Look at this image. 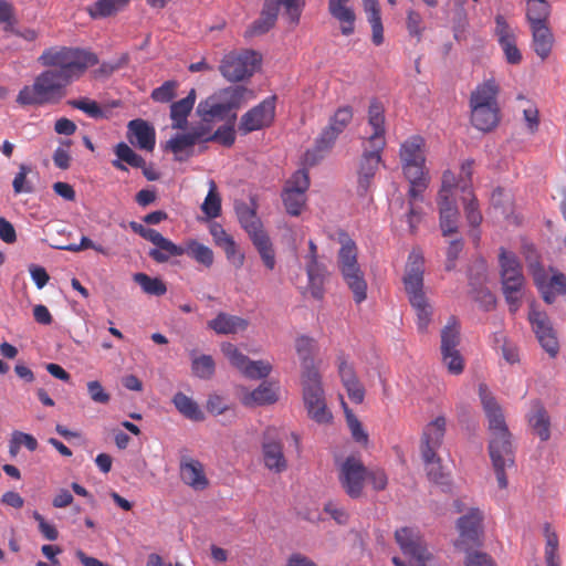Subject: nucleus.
<instances>
[{
	"label": "nucleus",
	"instance_id": "nucleus-54",
	"mask_svg": "<svg viewBox=\"0 0 566 566\" xmlns=\"http://www.w3.org/2000/svg\"><path fill=\"white\" fill-rule=\"evenodd\" d=\"M272 365L268 360H251L248 358L247 365L242 368L241 373L251 379L265 378L272 371Z\"/></svg>",
	"mask_w": 566,
	"mask_h": 566
},
{
	"label": "nucleus",
	"instance_id": "nucleus-18",
	"mask_svg": "<svg viewBox=\"0 0 566 566\" xmlns=\"http://www.w3.org/2000/svg\"><path fill=\"white\" fill-rule=\"evenodd\" d=\"M127 137L133 145L140 149L153 151L155 148V129L144 119L137 118L128 123Z\"/></svg>",
	"mask_w": 566,
	"mask_h": 566
},
{
	"label": "nucleus",
	"instance_id": "nucleus-49",
	"mask_svg": "<svg viewBox=\"0 0 566 566\" xmlns=\"http://www.w3.org/2000/svg\"><path fill=\"white\" fill-rule=\"evenodd\" d=\"M463 192L467 195L463 197V205H464V211L468 222L473 226L478 227L482 222V214L479 210V203L473 195L470 187L467 186L464 182L462 187Z\"/></svg>",
	"mask_w": 566,
	"mask_h": 566
},
{
	"label": "nucleus",
	"instance_id": "nucleus-10",
	"mask_svg": "<svg viewBox=\"0 0 566 566\" xmlns=\"http://www.w3.org/2000/svg\"><path fill=\"white\" fill-rule=\"evenodd\" d=\"M405 177L428 174L424 170V139L421 136H411L405 140L399 150Z\"/></svg>",
	"mask_w": 566,
	"mask_h": 566
},
{
	"label": "nucleus",
	"instance_id": "nucleus-59",
	"mask_svg": "<svg viewBox=\"0 0 566 566\" xmlns=\"http://www.w3.org/2000/svg\"><path fill=\"white\" fill-rule=\"evenodd\" d=\"M545 562L546 566H559L558 536L555 532H549L548 527H546Z\"/></svg>",
	"mask_w": 566,
	"mask_h": 566
},
{
	"label": "nucleus",
	"instance_id": "nucleus-50",
	"mask_svg": "<svg viewBox=\"0 0 566 566\" xmlns=\"http://www.w3.org/2000/svg\"><path fill=\"white\" fill-rule=\"evenodd\" d=\"M272 6L276 8L279 14L280 7L284 8V14L287 17L289 22L296 25L300 22V18L305 6L304 0H270Z\"/></svg>",
	"mask_w": 566,
	"mask_h": 566
},
{
	"label": "nucleus",
	"instance_id": "nucleus-19",
	"mask_svg": "<svg viewBox=\"0 0 566 566\" xmlns=\"http://www.w3.org/2000/svg\"><path fill=\"white\" fill-rule=\"evenodd\" d=\"M440 228L446 237L458 231L459 210L454 198H446V190L438 192Z\"/></svg>",
	"mask_w": 566,
	"mask_h": 566
},
{
	"label": "nucleus",
	"instance_id": "nucleus-41",
	"mask_svg": "<svg viewBox=\"0 0 566 566\" xmlns=\"http://www.w3.org/2000/svg\"><path fill=\"white\" fill-rule=\"evenodd\" d=\"M237 213L241 227L248 232L250 239L255 238L259 233L265 232L254 209L243 205L237 208Z\"/></svg>",
	"mask_w": 566,
	"mask_h": 566
},
{
	"label": "nucleus",
	"instance_id": "nucleus-43",
	"mask_svg": "<svg viewBox=\"0 0 566 566\" xmlns=\"http://www.w3.org/2000/svg\"><path fill=\"white\" fill-rule=\"evenodd\" d=\"M130 0H97L93 6L87 8L91 18H106L128 4Z\"/></svg>",
	"mask_w": 566,
	"mask_h": 566
},
{
	"label": "nucleus",
	"instance_id": "nucleus-42",
	"mask_svg": "<svg viewBox=\"0 0 566 566\" xmlns=\"http://www.w3.org/2000/svg\"><path fill=\"white\" fill-rule=\"evenodd\" d=\"M184 254H187L189 258L206 268H210L213 264V251L197 240H189L186 242L184 247Z\"/></svg>",
	"mask_w": 566,
	"mask_h": 566
},
{
	"label": "nucleus",
	"instance_id": "nucleus-46",
	"mask_svg": "<svg viewBox=\"0 0 566 566\" xmlns=\"http://www.w3.org/2000/svg\"><path fill=\"white\" fill-rule=\"evenodd\" d=\"M460 344V326L454 317H451L441 331V352L458 350Z\"/></svg>",
	"mask_w": 566,
	"mask_h": 566
},
{
	"label": "nucleus",
	"instance_id": "nucleus-56",
	"mask_svg": "<svg viewBox=\"0 0 566 566\" xmlns=\"http://www.w3.org/2000/svg\"><path fill=\"white\" fill-rule=\"evenodd\" d=\"M237 118V114H231V123L224 126L219 127L207 140L217 142L222 146L230 147L234 144L235 140V130H234V120Z\"/></svg>",
	"mask_w": 566,
	"mask_h": 566
},
{
	"label": "nucleus",
	"instance_id": "nucleus-62",
	"mask_svg": "<svg viewBox=\"0 0 566 566\" xmlns=\"http://www.w3.org/2000/svg\"><path fill=\"white\" fill-rule=\"evenodd\" d=\"M223 355L229 359L232 366L238 368L240 371L248 363V356L241 353L238 347L232 343H223L221 345Z\"/></svg>",
	"mask_w": 566,
	"mask_h": 566
},
{
	"label": "nucleus",
	"instance_id": "nucleus-47",
	"mask_svg": "<svg viewBox=\"0 0 566 566\" xmlns=\"http://www.w3.org/2000/svg\"><path fill=\"white\" fill-rule=\"evenodd\" d=\"M201 210L209 219H214L221 213V197L213 180L209 181V191L201 205Z\"/></svg>",
	"mask_w": 566,
	"mask_h": 566
},
{
	"label": "nucleus",
	"instance_id": "nucleus-30",
	"mask_svg": "<svg viewBox=\"0 0 566 566\" xmlns=\"http://www.w3.org/2000/svg\"><path fill=\"white\" fill-rule=\"evenodd\" d=\"M245 407L271 405L277 401V392L270 382H262L252 391L245 392L241 398Z\"/></svg>",
	"mask_w": 566,
	"mask_h": 566
},
{
	"label": "nucleus",
	"instance_id": "nucleus-11",
	"mask_svg": "<svg viewBox=\"0 0 566 566\" xmlns=\"http://www.w3.org/2000/svg\"><path fill=\"white\" fill-rule=\"evenodd\" d=\"M528 321L543 349L551 357H555L558 354L559 345L547 314L532 305Z\"/></svg>",
	"mask_w": 566,
	"mask_h": 566
},
{
	"label": "nucleus",
	"instance_id": "nucleus-57",
	"mask_svg": "<svg viewBox=\"0 0 566 566\" xmlns=\"http://www.w3.org/2000/svg\"><path fill=\"white\" fill-rule=\"evenodd\" d=\"M530 423L542 441H546L551 437L549 418L543 408H538L530 418Z\"/></svg>",
	"mask_w": 566,
	"mask_h": 566
},
{
	"label": "nucleus",
	"instance_id": "nucleus-5",
	"mask_svg": "<svg viewBox=\"0 0 566 566\" xmlns=\"http://www.w3.org/2000/svg\"><path fill=\"white\" fill-rule=\"evenodd\" d=\"M262 55L252 49L233 50L223 55L219 72L231 83L249 80L260 69Z\"/></svg>",
	"mask_w": 566,
	"mask_h": 566
},
{
	"label": "nucleus",
	"instance_id": "nucleus-28",
	"mask_svg": "<svg viewBox=\"0 0 566 566\" xmlns=\"http://www.w3.org/2000/svg\"><path fill=\"white\" fill-rule=\"evenodd\" d=\"M197 113L205 122H210L214 118L224 119L231 112L216 92L198 104Z\"/></svg>",
	"mask_w": 566,
	"mask_h": 566
},
{
	"label": "nucleus",
	"instance_id": "nucleus-39",
	"mask_svg": "<svg viewBox=\"0 0 566 566\" xmlns=\"http://www.w3.org/2000/svg\"><path fill=\"white\" fill-rule=\"evenodd\" d=\"M171 401L178 412L185 418L191 421H202L205 419V415L199 405L184 392H176Z\"/></svg>",
	"mask_w": 566,
	"mask_h": 566
},
{
	"label": "nucleus",
	"instance_id": "nucleus-1",
	"mask_svg": "<svg viewBox=\"0 0 566 566\" xmlns=\"http://www.w3.org/2000/svg\"><path fill=\"white\" fill-rule=\"evenodd\" d=\"M45 67L31 85L23 86L17 103L21 106H43L59 103L66 95V87L83 76L88 67L98 63L97 55L72 46H50L38 57Z\"/></svg>",
	"mask_w": 566,
	"mask_h": 566
},
{
	"label": "nucleus",
	"instance_id": "nucleus-23",
	"mask_svg": "<svg viewBox=\"0 0 566 566\" xmlns=\"http://www.w3.org/2000/svg\"><path fill=\"white\" fill-rule=\"evenodd\" d=\"M338 136L339 134L327 125L316 138L314 147L304 154L305 165L315 166L332 149Z\"/></svg>",
	"mask_w": 566,
	"mask_h": 566
},
{
	"label": "nucleus",
	"instance_id": "nucleus-26",
	"mask_svg": "<svg viewBox=\"0 0 566 566\" xmlns=\"http://www.w3.org/2000/svg\"><path fill=\"white\" fill-rule=\"evenodd\" d=\"M217 93L230 112L239 109L241 106L255 98L254 91L242 85L228 86L219 90Z\"/></svg>",
	"mask_w": 566,
	"mask_h": 566
},
{
	"label": "nucleus",
	"instance_id": "nucleus-3",
	"mask_svg": "<svg viewBox=\"0 0 566 566\" xmlns=\"http://www.w3.org/2000/svg\"><path fill=\"white\" fill-rule=\"evenodd\" d=\"M424 258L420 250H412L402 277L408 301L416 312L417 327L421 333L427 332L431 322L433 308L423 291Z\"/></svg>",
	"mask_w": 566,
	"mask_h": 566
},
{
	"label": "nucleus",
	"instance_id": "nucleus-22",
	"mask_svg": "<svg viewBox=\"0 0 566 566\" xmlns=\"http://www.w3.org/2000/svg\"><path fill=\"white\" fill-rule=\"evenodd\" d=\"M180 476L187 485L195 490H205L209 484L202 463L192 458L181 459Z\"/></svg>",
	"mask_w": 566,
	"mask_h": 566
},
{
	"label": "nucleus",
	"instance_id": "nucleus-32",
	"mask_svg": "<svg viewBox=\"0 0 566 566\" xmlns=\"http://www.w3.org/2000/svg\"><path fill=\"white\" fill-rule=\"evenodd\" d=\"M276 19V8L272 6L270 0H266L259 19L245 31V36L251 38L266 33L274 27Z\"/></svg>",
	"mask_w": 566,
	"mask_h": 566
},
{
	"label": "nucleus",
	"instance_id": "nucleus-38",
	"mask_svg": "<svg viewBox=\"0 0 566 566\" xmlns=\"http://www.w3.org/2000/svg\"><path fill=\"white\" fill-rule=\"evenodd\" d=\"M114 151L117 156V159L113 160L112 165L116 169L127 171V167L124 165V163L134 168H144L145 159L140 155L136 154L127 144L123 142L118 143L115 146Z\"/></svg>",
	"mask_w": 566,
	"mask_h": 566
},
{
	"label": "nucleus",
	"instance_id": "nucleus-40",
	"mask_svg": "<svg viewBox=\"0 0 566 566\" xmlns=\"http://www.w3.org/2000/svg\"><path fill=\"white\" fill-rule=\"evenodd\" d=\"M526 1V20L530 27L547 24L552 7L547 0H525Z\"/></svg>",
	"mask_w": 566,
	"mask_h": 566
},
{
	"label": "nucleus",
	"instance_id": "nucleus-33",
	"mask_svg": "<svg viewBox=\"0 0 566 566\" xmlns=\"http://www.w3.org/2000/svg\"><path fill=\"white\" fill-rule=\"evenodd\" d=\"M338 241L340 243L337 260L339 271L343 272L350 270L354 266H359L357 262V247L355 242L344 231L338 233Z\"/></svg>",
	"mask_w": 566,
	"mask_h": 566
},
{
	"label": "nucleus",
	"instance_id": "nucleus-35",
	"mask_svg": "<svg viewBox=\"0 0 566 566\" xmlns=\"http://www.w3.org/2000/svg\"><path fill=\"white\" fill-rule=\"evenodd\" d=\"M348 289L353 292L357 304L367 297V282L360 266H354L350 270L340 272Z\"/></svg>",
	"mask_w": 566,
	"mask_h": 566
},
{
	"label": "nucleus",
	"instance_id": "nucleus-25",
	"mask_svg": "<svg viewBox=\"0 0 566 566\" xmlns=\"http://www.w3.org/2000/svg\"><path fill=\"white\" fill-rule=\"evenodd\" d=\"M248 326L249 322L245 318L223 312L208 322V327L220 335L237 334L245 331Z\"/></svg>",
	"mask_w": 566,
	"mask_h": 566
},
{
	"label": "nucleus",
	"instance_id": "nucleus-17",
	"mask_svg": "<svg viewBox=\"0 0 566 566\" xmlns=\"http://www.w3.org/2000/svg\"><path fill=\"white\" fill-rule=\"evenodd\" d=\"M368 124L373 128V134L365 140L368 145H375L378 149L386 146L385 138V107L381 102L374 98L368 107Z\"/></svg>",
	"mask_w": 566,
	"mask_h": 566
},
{
	"label": "nucleus",
	"instance_id": "nucleus-36",
	"mask_svg": "<svg viewBox=\"0 0 566 566\" xmlns=\"http://www.w3.org/2000/svg\"><path fill=\"white\" fill-rule=\"evenodd\" d=\"M201 136L202 134L198 132V129L176 135L168 140L167 148L174 153L176 160H182L181 154L186 153L187 156H190L192 147L198 143Z\"/></svg>",
	"mask_w": 566,
	"mask_h": 566
},
{
	"label": "nucleus",
	"instance_id": "nucleus-53",
	"mask_svg": "<svg viewBox=\"0 0 566 566\" xmlns=\"http://www.w3.org/2000/svg\"><path fill=\"white\" fill-rule=\"evenodd\" d=\"M67 104L75 109L84 112L91 118L98 119L105 117V113L99 104L88 97L70 99Z\"/></svg>",
	"mask_w": 566,
	"mask_h": 566
},
{
	"label": "nucleus",
	"instance_id": "nucleus-24",
	"mask_svg": "<svg viewBox=\"0 0 566 566\" xmlns=\"http://www.w3.org/2000/svg\"><path fill=\"white\" fill-rule=\"evenodd\" d=\"M150 242L155 248L149 250L148 255L157 263H165L172 256L184 255V247L175 244L160 232H157Z\"/></svg>",
	"mask_w": 566,
	"mask_h": 566
},
{
	"label": "nucleus",
	"instance_id": "nucleus-7",
	"mask_svg": "<svg viewBox=\"0 0 566 566\" xmlns=\"http://www.w3.org/2000/svg\"><path fill=\"white\" fill-rule=\"evenodd\" d=\"M310 187V176L305 169L295 171L285 182L282 201L290 216L298 217L306 205V191Z\"/></svg>",
	"mask_w": 566,
	"mask_h": 566
},
{
	"label": "nucleus",
	"instance_id": "nucleus-55",
	"mask_svg": "<svg viewBox=\"0 0 566 566\" xmlns=\"http://www.w3.org/2000/svg\"><path fill=\"white\" fill-rule=\"evenodd\" d=\"M191 369L196 377L209 379L214 374V360L210 355L192 357Z\"/></svg>",
	"mask_w": 566,
	"mask_h": 566
},
{
	"label": "nucleus",
	"instance_id": "nucleus-16",
	"mask_svg": "<svg viewBox=\"0 0 566 566\" xmlns=\"http://www.w3.org/2000/svg\"><path fill=\"white\" fill-rule=\"evenodd\" d=\"M482 514L479 510H471L458 520L459 539L455 543L460 549H468L479 544Z\"/></svg>",
	"mask_w": 566,
	"mask_h": 566
},
{
	"label": "nucleus",
	"instance_id": "nucleus-51",
	"mask_svg": "<svg viewBox=\"0 0 566 566\" xmlns=\"http://www.w3.org/2000/svg\"><path fill=\"white\" fill-rule=\"evenodd\" d=\"M21 446H24L29 451H35L38 449V441L32 434L22 431H13L9 442L10 455L15 457Z\"/></svg>",
	"mask_w": 566,
	"mask_h": 566
},
{
	"label": "nucleus",
	"instance_id": "nucleus-61",
	"mask_svg": "<svg viewBox=\"0 0 566 566\" xmlns=\"http://www.w3.org/2000/svg\"><path fill=\"white\" fill-rule=\"evenodd\" d=\"M423 462L426 465L427 475L430 481L437 484L447 483V475L443 472L441 459L438 457V454H434V458L431 460H423Z\"/></svg>",
	"mask_w": 566,
	"mask_h": 566
},
{
	"label": "nucleus",
	"instance_id": "nucleus-4",
	"mask_svg": "<svg viewBox=\"0 0 566 566\" xmlns=\"http://www.w3.org/2000/svg\"><path fill=\"white\" fill-rule=\"evenodd\" d=\"M302 396L308 417L318 424L329 423L333 415L327 408L322 377L317 369L302 371Z\"/></svg>",
	"mask_w": 566,
	"mask_h": 566
},
{
	"label": "nucleus",
	"instance_id": "nucleus-48",
	"mask_svg": "<svg viewBox=\"0 0 566 566\" xmlns=\"http://www.w3.org/2000/svg\"><path fill=\"white\" fill-rule=\"evenodd\" d=\"M133 279L146 294L161 296L167 292L166 284L159 277H150L145 273H136Z\"/></svg>",
	"mask_w": 566,
	"mask_h": 566
},
{
	"label": "nucleus",
	"instance_id": "nucleus-58",
	"mask_svg": "<svg viewBox=\"0 0 566 566\" xmlns=\"http://www.w3.org/2000/svg\"><path fill=\"white\" fill-rule=\"evenodd\" d=\"M352 119L353 108L350 106H342L331 117L328 126L340 135L352 122Z\"/></svg>",
	"mask_w": 566,
	"mask_h": 566
},
{
	"label": "nucleus",
	"instance_id": "nucleus-20",
	"mask_svg": "<svg viewBox=\"0 0 566 566\" xmlns=\"http://www.w3.org/2000/svg\"><path fill=\"white\" fill-rule=\"evenodd\" d=\"M352 0H328V13L339 23L343 35L355 32L356 13L350 6Z\"/></svg>",
	"mask_w": 566,
	"mask_h": 566
},
{
	"label": "nucleus",
	"instance_id": "nucleus-8",
	"mask_svg": "<svg viewBox=\"0 0 566 566\" xmlns=\"http://www.w3.org/2000/svg\"><path fill=\"white\" fill-rule=\"evenodd\" d=\"M275 103L276 96H269L245 112L238 125L239 133L248 135L252 132L270 127L275 118Z\"/></svg>",
	"mask_w": 566,
	"mask_h": 566
},
{
	"label": "nucleus",
	"instance_id": "nucleus-13",
	"mask_svg": "<svg viewBox=\"0 0 566 566\" xmlns=\"http://www.w3.org/2000/svg\"><path fill=\"white\" fill-rule=\"evenodd\" d=\"M262 454L264 465L276 473L286 470L287 461L283 453V446L279 440V431L274 427H268L263 433Z\"/></svg>",
	"mask_w": 566,
	"mask_h": 566
},
{
	"label": "nucleus",
	"instance_id": "nucleus-44",
	"mask_svg": "<svg viewBox=\"0 0 566 566\" xmlns=\"http://www.w3.org/2000/svg\"><path fill=\"white\" fill-rule=\"evenodd\" d=\"M295 349L302 364L303 370L316 369L313 365L315 340L308 336H300L295 339Z\"/></svg>",
	"mask_w": 566,
	"mask_h": 566
},
{
	"label": "nucleus",
	"instance_id": "nucleus-12",
	"mask_svg": "<svg viewBox=\"0 0 566 566\" xmlns=\"http://www.w3.org/2000/svg\"><path fill=\"white\" fill-rule=\"evenodd\" d=\"M534 283L547 304L555 302L557 295L566 294V277L557 273L551 277L539 264L531 265Z\"/></svg>",
	"mask_w": 566,
	"mask_h": 566
},
{
	"label": "nucleus",
	"instance_id": "nucleus-27",
	"mask_svg": "<svg viewBox=\"0 0 566 566\" xmlns=\"http://www.w3.org/2000/svg\"><path fill=\"white\" fill-rule=\"evenodd\" d=\"M196 102V90L191 88L185 98L174 102L170 105V118L172 128L185 129L188 124V116L191 113Z\"/></svg>",
	"mask_w": 566,
	"mask_h": 566
},
{
	"label": "nucleus",
	"instance_id": "nucleus-21",
	"mask_svg": "<svg viewBox=\"0 0 566 566\" xmlns=\"http://www.w3.org/2000/svg\"><path fill=\"white\" fill-rule=\"evenodd\" d=\"M210 234L216 245L223 250L227 259L232 262L235 268H241L244 263V254L238 251L233 238L226 232L223 227L217 222L211 223Z\"/></svg>",
	"mask_w": 566,
	"mask_h": 566
},
{
	"label": "nucleus",
	"instance_id": "nucleus-29",
	"mask_svg": "<svg viewBox=\"0 0 566 566\" xmlns=\"http://www.w3.org/2000/svg\"><path fill=\"white\" fill-rule=\"evenodd\" d=\"M499 106H484L481 104L478 107L471 108V123L481 132L492 130L499 123Z\"/></svg>",
	"mask_w": 566,
	"mask_h": 566
},
{
	"label": "nucleus",
	"instance_id": "nucleus-34",
	"mask_svg": "<svg viewBox=\"0 0 566 566\" xmlns=\"http://www.w3.org/2000/svg\"><path fill=\"white\" fill-rule=\"evenodd\" d=\"M308 286L313 297L321 300L324 295V282L327 274L326 268L318 260L306 261Z\"/></svg>",
	"mask_w": 566,
	"mask_h": 566
},
{
	"label": "nucleus",
	"instance_id": "nucleus-45",
	"mask_svg": "<svg viewBox=\"0 0 566 566\" xmlns=\"http://www.w3.org/2000/svg\"><path fill=\"white\" fill-rule=\"evenodd\" d=\"M255 249L258 250L264 265L269 270L275 268V253L272 242L266 232L259 233L255 238L251 239Z\"/></svg>",
	"mask_w": 566,
	"mask_h": 566
},
{
	"label": "nucleus",
	"instance_id": "nucleus-2",
	"mask_svg": "<svg viewBox=\"0 0 566 566\" xmlns=\"http://www.w3.org/2000/svg\"><path fill=\"white\" fill-rule=\"evenodd\" d=\"M479 396L489 421L490 442L489 454L496 475L497 484L501 489L507 486L506 468H512L514 461V450L511 441V433L505 423L504 415L488 387L483 384L479 386Z\"/></svg>",
	"mask_w": 566,
	"mask_h": 566
},
{
	"label": "nucleus",
	"instance_id": "nucleus-63",
	"mask_svg": "<svg viewBox=\"0 0 566 566\" xmlns=\"http://www.w3.org/2000/svg\"><path fill=\"white\" fill-rule=\"evenodd\" d=\"M31 172V167L24 164L19 166V171L17 172L12 187L14 193H31L33 191V187L27 181V176Z\"/></svg>",
	"mask_w": 566,
	"mask_h": 566
},
{
	"label": "nucleus",
	"instance_id": "nucleus-60",
	"mask_svg": "<svg viewBox=\"0 0 566 566\" xmlns=\"http://www.w3.org/2000/svg\"><path fill=\"white\" fill-rule=\"evenodd\" d=\"M177 87H178L177 81H174V80L166 81L159 87L155 88L151 92L150 97L153 98V101L158 102V103H169L176 96Z\"/></svg>",
	"mask_w": 566,
	"mask_h": 566
},
{
	"label": "nucleus",
	"instance_id": "nucleus-37",
	"mask_svg": "<svg viewBox=\"0 0 566 566\" xmlns=\"http://www.w3.org/2000/svg\"><path fill=\"white\" fill-rule=\"evenodd\" d=\"M499 87L493 80H488L482 84L478 85L476 88L471 93L470 106L471 108L484 106H497L496 95Z\"/></svg>",
	"mask_w": 566,
	"mask_h": 566
},
{
	"label": "nucleus",
	"instance_id": "nucleus-9",
	"mask_svg": "<svg viewBox=\"0 0 566 566\" xmlns=\"http://www.w3.org/2000/svg\"><path fill=\"white\" fill-rule=\"evenodd\" d=\"M366 478L367 469L358 458H346L339 468V483L346 494L352 499L363 496Z\"/></svg>",
	"mask_w": 566,
	"mask_h": 566
},
{
	"label": "nucleus",
	"instance_id": "nucleus-14",
	"mask_svg": "<svg viewBox=\"0 0 566 566\" xmlns=\"http://www.w3.org/2000/svg\"><path fill=\"white\" fill-rule=\"evenodd\" d=\"M375 145L364 144V151L359 161L358 169V190L361 195L366 193L371 185L379 164L381 161V153Z\"/></svg>",
	"mask_w": 566,
	"mask_h": 566
},
{
	"label": "nucleus",
	"instance_id": "nucleus-31",
	"mask_svg": "<svg viewBox=\"0 0 566 566\" xmlns=\"http://www.w3.org/2000/svg\"><path fill=\"white\" fill-rule=\"evenodd\" d=\"M530 28L532 31L533 49L542 60H545L551 54L554 44V35L548 23Z\"/></svg>",
	"mask_w": 566,
	"mask_h": 566
},
{
	"label": "nucleus",
	"instance_id": "nucleus-64",
	"mask_svg": "<svg viewBox=\"0 0 566 566\" xmlns=\"http://www.w3.org/2000/svg\"><path fill=\"white\" fill-rule=\"evenodd\" d=\"M443 364L449 373L460 375L464 369V360L459 350L441 352Z\"/></svg>",
	"mask_w": 566,
	"mask_h": 566
},
{
	"label": "nucleus",
	"instance_id": "nucleus-6",
	"mask_svg": "<svg viewBox=\"0 0 566 566\" xmlns=\"http://www.w3.org/2000/svg\"><path fill=\"white\" fill-rule=\"evenodd\" d=\"M500 268L502 290L509 304L510 312L515 313L521 305L522 289L525 279L522 272V264L513 252L500 249Z\"/></svg>",
	"mask_w": 566,
	"mask_h": 566
},
{
	"label": "nucleus",
	"instance_id": "nucleus-15",
	"mask_svg": "<svg viewBox=\"0 0 566 566\" xmlns=\"http://www.w3.org/2000/svg\"><path fill=\"white\" fill-rule=\"evenodd\" d=\"M446 426V418L439 416L424 427L420 446L422 460H431L434 454H438L444 438Z\"/></svg>",
	"mask_w": 566,
	"mask_h": 566
},
{
	"label": "nucleus",
	"instance_id": "nucleus-52",
	"mask_svg": "<svg viewBox=\"0 0 566 566\" xmlns=\"http://www.w3.org/2000/svg\"><path fill=\"white\" fill-rule=\"evenodd\" d=\"M410 184L409 190H408V199H409V206H411V202L416 205L417 201H422L423 196L422 193L427 189L429 185V177L428 174H421L416 175V177H406Z\"/></svg>",
	"mask_w": 566,
	"mask_h": 566
}]
</instances>
